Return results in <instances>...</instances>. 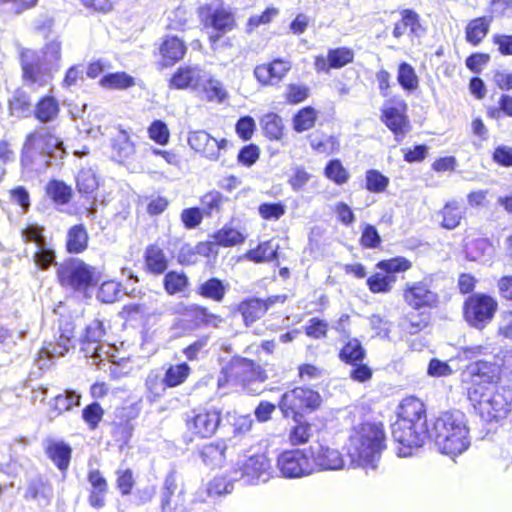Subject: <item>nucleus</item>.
<instances>
[{
  "label": "nucleus",
  "mask_w": 512,
  "mask_h": 512,
  "mask_svg": "<svg viewBox=\"0 0 512 512\" xmlns=\"http://www.w3.org/2000/svg\"><path fill=\"white\" fill-rule=\"evenodd\" d=\"M391 432L398 444L396 452L399 457H409L414 450L421 448L431 436L424 403L413 396L403 399Z\"/></svg>",
  "instance_id": "obj_1"
},
{
  "label": "nucleus",
  "mask_w": 512,
  "mask_h": 512,
  "mask_svg": "<svg viewBox=\"0 0 512 512\" xmlns=\"http://www.w3.org/2000/svg\"><path fill=\"white\" fill-rule=\"evenodd\" d=\"M66 154L63 141L48 128L42 127L26 136L20 162L27 169H46L60 163Z\"/></svg>",
  "instance_id": "obj_2"
},
{
  "label": "nucleus",
  "mask_w": 512,
  "mask_h": 512,
  "mask_svg": "<svg viewBox=\"0 0 512 512\" xmlns=\"http://www.w3.org/2000/svg\"><path fill=\"white\" fill-rule=\"evenodd\" d=\"M430 434L439 450L450 456L462 454L471 444L466 416L460 410L441 412L432 422Z\"/></svg>",
  "instance_id": "obj_3"
},
{
  "label": "nucleus",
  "mask_w": 512,
  "mask_h": 512,
  "mask_svg": "<svg viewBox=\"0 0 512 512\" xmlns=\"http://www.w3.org/2000/svg\"><path fill=\"white\" fill-rule=\"evenodd\" d=\"M61 43L57 39L47 42L39 50L22 49L20 62L23 79L29 85L44 86L60 68Z\"/></svg>",
  "instance_id": "obj_4"
},
{
  "label": "nucleus",
  "mask_w": 512,
  "mask_h": 512,
  "mask_svg": "<svg viewBox=\"0 0 512 512\" xmlns=\"http://www.w3.org/2000/svg\"><path fill=\"white\" fill-rule=\"evenodd\" d=\"M385 448L383 425L365 422L350 435L347 453L352 464L374 470Z\"/></svg>",
  "instance_id": "obj_5"
},
{
  "label": "nucleus",
  "mask_w": 512,
  "mask_h": 512,
  "mask_svg": "<svg viewBox=\"0 0 512 512\" xmlns=\"http://www.w3.org/2000/svg\"><path fill=\"white\" fill-rule=\"evenodd\" d=\"M56 276L60 286L80 298H90L98 285L99 273L94 266L80 258L69 257L57 266Z\"/></svg>",
  "instance_id": "obj_6"
},
{
  "label": "nucleus",
  "mask_w": 512,
  "mask_h": 512,
  "mask_svg": "<svg viewBox=\"0 0 512 512\" xmlns=\"http://www.w3.org/2000/svg\"><path fill=\"white\" fill-rule=\"evenodd\" d=\"M322 403L321 395L307 387H295L280 398L279 408L285 418L301 420L305 412L317 410Z\"/></svg>",
  "instance_id": "obj_7"
},
{
  "label": "nucleus",
  "mask_w": 512,
  "mask_h": 512,
  "mask_svg": "<svg viewBox=\"0 0 512 512\" xmlns=\"http://www.w3.org/2000/svg\"><path fill=\"white\" fill-rule=\"evenodd\" d=\"M498 302L484 293H473L463 303V317L469 326L483 330L493 320Z\"/></svg>",
  "instance_id": "obj_8"
},
{
  "label": "nucleus",
  "mask_w": 512,
  "mask_h": 512,
  "mask_svg": "<svg viewBox=\"0 0 512 512\" xmlns=\"http://www.w3.org/2000/svg\"><path fill=\"white\" fill-rule=\"evenodd\" d=\"M475 408L486 422H499L512 414V388L501 387L492 393H483Z\"/></svg>",
  "instance_id": "obj_9"
},
{
  "label": "nucleus",
  "mask_w": 512,
  "mask_h": 512,
  "mask_svg": "<svg viewBox=\"0 0 512 512\" xmlns=\"http://www.w3.org/2000/svg\"><path fill=\"white\" fill-rule=\"evenodd\" d=\"M105 335L103 323L100 320L91 321L85 328L81 337L80 351L84 357L91 360V364L98 369H104L106 361L109 363V346L102 343Z\"/></svg>",
  "instance_id": "obj_10"
},
{
  "label": "nucleus",
  "mask_w": 512,
  "mask_h": 512,
  "mask_svg": "<svg viewBox=\"0 0 512 512\" xmlns=\"http://www.w3.org/2000/svg\"><path fill=\"white\" fill-rule=\"evenodd\" d=\"M312 464L307 449H287L276 459V468L287 479L302 478L312 474Z\"/></svg>",
  "instance_id": "obj_11"
},
{
  "label": "nucleus",
  "mask_w": 512,
  "mask_h": 512,
  "mask_svg": "<svg viewBox=\"0 0 512 512\" xmlns=\"http://www.w3.org/2000/svg\"><path fill=\"white\" fill-rule=\"evenodd\" d=\"M271 468L269 459L264 454H258L246 459L242 465L233 471V478L242 485H254L269 480Z\"/></svg>",
  "instance_id": "obj_12"
},
{
  "label": "nucleus",
  "mask_w": 512,
  "mask_h": 512,
  "mask_svg": "<svg viewBox=\"0 0 512 512\" xmlns=\"http://www.w3.org/2000/svg\"><path fill=\"white\" fill-rule=\"evenodd\" d=\"M221 413V409L216 407L192 411L186 418L187 431L200 438L211 437L220 426Z\"/></svg>",
  "instance_id": "obj_13"
},
{
  "label": "nucleus",
  "mask_w": 512,
  "mask_h": 512,
  "mask_svg": "<svg viewBox=\"0 0 512 512\" xmlns=\"http://www.w3.org/2000/svg\"><path fill=\"white\" fill-rule=\"evenodd\" d=\"M431 280L407 283L403 292L405 302L414 309L435 308L439 303V295L430 288Z\"/></svg>",
  "instance_id": "obj_14"
},
{
  "label": "nucleus",
  "mask_w": 512,
  "mask_h": 512,
  "mask_svg": "<svg viewBox=\"0 0 512 512\" xmlns=\"http://www.w3.org/2000/svg\"><path fill=\"white\" fill-rule=\"evenodd\" d=\"M308 454L312 464V474L316 471L340 470L344 467L341 453L329 446L314 443L309 446Z\"/></svg>",
  "instance_id": "obj_15"
},
{
  "label": "nucleus",
  "mask_w": 512,
  "mask_h": 512,
  "mask_svg": "<svg viewBox=\"0 0 512 512\" xmlns=\"http://www.w3.org/2000/svg\"><path fill=\"white\" fill-rule=\"evenodd\" d=\"M54 496L52 484L48 479L37 475L27 480L23 498L33 501L40 508L49 506Z\"/></svg>",
  "instance_id": "obj_16"
},
{
  "label": "nucleus",
  "mask_w": 512,
  "mask_h": 512,
  "mask_svg": "<svg viewBox=\"0 0 512 512\" xmlns=\"http://www.w3.org/2000/svg\"><path fill=\"white\" fill-rule=\"evenodd\" d=\"M290 69V62L276 58L270 63L257 65L253 73L261 85L272 86L279 83Z\"/></svg>",
  "instance_id": "obj_17"
},
{
  "label": "nucleus",
  "mask_w": 512,
  "mask_h": 512,
  "mask_svg": "<svg viewBox=\"0 0 512 512\" xmlns=\"http://www.w3.org/2000/svg\"><path fill=\"white\" fill-rule=\"evenodd\" d=\"M231 374L242 382L264 381L266 376L259 364L253 360L234 357L230 362Z\"/></svg>",
  "instance_id": "obj_18"
},
{
  "label": "nucleus",
  "mask_w": 512,
  "mask_h": 512,
  "mask_svg": "<svg viewBox=\"0 0 512 512\" xmlns=\"http://www.w3.org/2000/svg\"><path fill=\"white\" fill-rule=\"evenodd\" d=\"M189 146L205 158L216 161L217 139L204 130L190 131L188 134Z\"/></svg>",
  "instance_id": "obj_19"
},
{
  "label": "nucleus",
  "mask_w": 512,
  "mask_h": 512,
  "mask_svg": "<svg viewBox=\"0 0 512 512\" xmlns=\"http://www.w3.org/2000/svg\"><path fill=\"white\" fill-rule=\"evenodd\" d=\"M228 446L225 440H216L202 445L198 454L202 462L211 468L221 467L226 460Z\"/></svg>",
  "instance_id": "obj_20"
},
{
  "label": "nucleus",
  "mask_w": 512,
  "mask_h": 512,
  "mask_svg": "<svg viewBox=\"0 0 512 512\" xmlns=\"http://www.w3.org/2000/svg\"><path fill=\"white\" fill-rule=\"evenodd\" d=\"M499 370L495 362L477 360L467 366L466 373L472 377L473 382L493 383L499 378Z\"/></svg>",
  "instance_id": "obj_21"
},
{
  "label": "nucleus",
  "mask_w": 512,
  "mask_h": 512,
  "mask_svg": "<svg viewBox=\"0 0 512 512\" xmlns=\"http://www.w3.org/2000/svg\"><path fill=\"white\" fill-rule=\"evenodd\" d=\"M88 482L91 485L88 502L90 506L101 509L105 506V497L108 492V483L105 477L97 469L88 473Z\"/></svg>",
  "instance_id": "obj_22"
},
{
  "label": "nucleus",
  "mask_w": 512,
  "mask_h": 512,
  "mask_svg": "<svg viewBox=\"0 0 512 512\" xmlns=\"http://www.w3.org/2000/svg\"><path fill=\"white\" fill-rule=\"evenodd\" d=\"M48 458L60 471H66L69 467L72 448L64 441L48 440L45 448Z\"/></svg>",
  "instance_id": "obj_23"
},
{
  "label": "nucleus",
  "mask_w": 512,
  "mask_h": 512,
  "mask_svg": "<svg viewBox=\"0 0 512 512\" xmlns=\"http://www.w3.org/2000/svg\"><path fill=\"white\" fill-rule=\"evenodd\" d=\"M228 290L229 283L217 277H210L197 286L196 293L203 298L211 299L220 303L224 300Z\"/></svg>",
  "instance_id": "obj_24"
},
{
  "label": "nucleus",
  "mask_w": 512,
  "mask_h": 512,
  "mask_svg": "<svg viewBox=\"0 0 512 512\" xmlns=\"http://www.w3.org/2000/svg\"><path fill=\"white\" fill-rule=\"evenodd\" d=\"M202 70L198 66L180 67L170 80V85L176 89L198 86L202 82Z\"/></svg>",
  "instance_id": "obj_25"
},
{
  "label": "nucleus",
  "mask_w": 512,
  "mask_h": 512,
  "mask_svg": "<svg viewBox=\"0 0 512 512\" xmlns=\"http://www.w3.org/2000/svg\"><path fill=\"white\" fill-rule=\"evenodd\" d=\"M187 47L183 40L177 36H168L160 47V53L163 58V65L170 66L183 58Z\"/></svg>",
  "instance_id": "obj_26"
},
{
  "label": "nucleus",
  "mask_w": 512,
  "mask_h": 512,
  "mask_svg": "<svg viewBox=\"0 0 512 512\" xmlns=\"http://www.w3.org/2000/svg\"><path fill=\"white\" fill-rule=\"evenodd\" d=\"M237 310L241 313L245 325L249 326L266 314L267 307L263 299L251 297L240 302Z\"/></svg>",
  "instance_id": "obj_27"
},
{
  "label": "nucleus",
  "mask_w": 512,
  "mask_h": 512,
  "mask_svg": "<svg viewBox=\"0 0 512 512\" xmlns=\"http://www.w3.org/2000/svg\"><path fill=\"white\" fill-rule=\"evenodd\" d=\"M491 22L492 16H483L472 19L465 29L466 41L473 46L479 45L487 36Z\"/></svg>",
  "instance_id": "obj_28"
},
{
  "label": "nucleus",
  "mask_w": 512,
  "mask_h": 512,
  "mask_svg": "<svg viewBox=\"0 0 512 512\" xmlns=\"http://www.w3.org/2000/svg\"><path fill=\"white\" fill-rule=\"evenodd\" d=\"M89 236L83 224H76L69 228L66 235V250L70 254H79L88 247Z\"/></svg>",
  "instance_id": "obj_29"
},
{
  "label": "nucleus",
  "mask_w": 512,
  "mask_h": 512,
  "mask_svg": "<svg viewBox=\"0 0 512 512\" xmlns=\"http://www.w3.org/2000/svg\"><path fill=\"white\" fill-rule=\"evenodd\" d=\"M9 109L12 116L18 118L30 117L34 105L29 93L23 89H17L9 99Z\"/></svg>",
  "instance_id": "obj_30"
},
{
  "label": "nucleus",
  "mask_w": 512,
  "mask_h": 512,
  "mask_svg": "<svg viewBox=\"0 0 512 512\" xmlns=\"http://www.w3.org/2000/svg\"><path fill=\"white\" fill-rule=\"evenodd\" d=\"M60 108L58 101L53 96H43L34 105L33 113L34 117L41 123H49L54 121Z\"/></svg>",
  "instance_id": "obj_31"
},
{
  "label": "nucleus",
  "mask_w": 512,
  "mask_h": 512,
  "mask_svg": "<svg viewBox=\"0 0 512 512\" xmlns=\"http://www.w3.org/2000/svg\"><path fill=\"white\" fill-rule=\"evenodd\" d=\"M208 21L214 31L222 33L230 32L236 27L234 13L224 7L214 9L210 13Z\"/></svg>",
  "instance_id": "obj_32"
},
{
  "label": "nucleus",
  "mask_w": 512,
  "mask_h": 512,
  "mask_svg": "<svg viewBox=\"0 0 512 512\" xmlns=\"http://www.w3.org/2000/svg\"><path fill=\"white\" fill-rule=\"evenodd\" d=\"M279 245L272 240L260 243L246 253V258L254 263L272 262L278 259Z\"/></svg>",
  "instance_id": "obj_33"
},
{
  "label": "nucleus",
  "mask_w": 512,
  "mask_h": 512,
  "mask_svg": "<svg viewBox=\"0 0 512 512\" xmlns=\"http://www.w3.org/2000/svg\"><path fill=\"white\" fill-rule=\"evenodd\" d=\"M263 134L270 140L279 141L283 137L284 124L282 118L273 112L263 115L260 119Z\"/></svg>",
  "instance_id": "obj_34"
},
{
  "label": "nucleus",
  "mask_w": 512,
  "mask_h": 512,
  "mask_svg": "<svg viewBox=\"0 0 512 512\" xmlns=\"http://www.w3.org/2000/svg\"><path fill=\"white\" fill-rule=\"evenodd\" d=\"M185 316L190 320H194L198 326L218 327V324L223 321L221 316L211 313L208 308L200 305H191L187 308Z\"/></svg>",
  "instance_id": "obj_35"
},
{
  "label": "nucleus",
  "mask_w": 512,
  "mask_h": 512,
  "mask_svg": "<svg viewBox=\"0 0 512 512\" xmlns=\"http://www.w3.org/2000/svg\"><path fill=\"white\" fill-rule=\"evenodd\" d=\"M46 195L56 205H66L70 202L73 192L72 188L61 180H50L46 185Z\"/></svg>",
  "instance_id": "obj_36"
},
{
  "label": "nucleus",
  "mask_w": 512,
  "mask_h": 512,
  "mask_svg": "<svg viewBox=\"0 0 512 512\" xmlns=\"http://www.w3.org/2000/svg\"><path fill=\"white\" fill-rule=\"evenodd\" d=\"M443 228L453 230L459 226L464 214L463 207L457 201L447 202L440 212Z\"/></svg>",
  "instance_id": "obj_37"
},
{
  "label": "nucleus",
  "mask_w": 512,
  "mask_h": 512,
  "mask_svg": "<svg viewBox=\"0 0 512 512\" xmlns=\"http://www.w3.org/2000/svg\"><path fill=\"white\" fill-rule=\"evenodd\" d=\"M365 350L361 344V342L354 338L349 340L340 350L339 352V358L341 361L350 364L355 365L357 363H360L365 358Z\"/></svg>",
  "instance_id": "obj_38"
},
{
  "label": "nucleus",
  "mask_w": 512,
  "mask_h": 512,
  "mask_svg": "<svg viewBox=\"0 0 512 512\" xmlns=\"http://www.w3.org/2000/svg\"><path fill=\"white\" fill-rule=\"evenodd\" d=\"M382 121L395 134H404V126L408 123L406 117L396 107H389L382 111Z\"/></svg>",
  "instance_id": "obj_39"
},
{
  "label": "nucleus",
  "mask_w": 512,
  "mask_h": 512,
  "mask_svg": "<svg viewBox=\"0 0 512 512\" xmlns=\"http://www.w3.org/2000/svg\"><path fill=\"white\" fill-rule=\"evenodd\" d=\"M145 262L148 270L154 274H162L168 267L164 252L157 246L151 245L145 253Z\"/></svg>",
  "instance_id": "obj_40"
},
{
  "label": "nucleus",
  "mask_w": 512,
  "mask_h": 512,
  "mask_svg": "<svg viewBox=\"0 0 512 512\" xmlns=\"http://www.w3.org/2000/svg\"><path fill=\"white\" fill-rule=\"evenodd\" d=\"M163 285L169 295H175L184 292L189 285V281L184 272L171 270L165 274Z\"/></svg>",
  "instance_id": "obj_41"
},
{
  "label": "nucleus",
  "mask_w": 512,
  "mask_h": 512,
  "mask_svg": "<svg viewBox=\"0 0 512 512\" xmlns=\"http://www.w3.org/2000/svg\"><path fill=\"white\" fill-rule=\"evenodd\" d=\"M81 394L76 390L66 389L63 394L54 397L53 409L60 415L63 412L70 411L74 407L80 406Z\"/></svg>",
  "instance_id": "obj_42"
},
{
  "label": "nucleus",
  "mask_w": 512,
  "mask_h": 512,
  "mask_svg": "<svg viewBox=\"0 0 512 512\" xmlns=\"http://www.w3.org/2000/svg\"><path fill=\"white\" fill-rule=\"evenodd\" d=\"M100 84L104 88L123 90L134 86V78L126 72H114L105 74Z\"/></svg>",
  "instance_id": "obj_43"
},
{
  "label": "nucleus",
  "mask_w": 512,
  "mask_h": 512,
  "mask_svg": "<svg viewBox=\"0 0 512 512\" xmlns=\"http://www.w3.org/2000/svg\"><path fill=\"white\" fill-rule=\"evenodd\" d=\"M316 120L317 111L312 106H306L293 116V129L298 133L307 131L315 125Z\"/></svg>",
  "instance_id": "obj_44"
},
{
  "label": "nucleus",
  "mask_w": 512,
  "mask_h": 512,
  "mask_svg": "<svg viewBox=\"0 0 512 512\" xmlns=\"http://www.w3.org/2000/svg\"><path fill=\"white\" fill-rule=\"evenodd\" d=\"M397 81L399 85L408 92L415 91L419 86V79L415 69L407 62L399 64Z\"/></svg>",
  "instance_id": "obj_45"
},
{
  "label": "nucleus",
  "mask_w": 512,
  "mask_h": 512,
  "mask_svg": "<svg viewBox=\"0 0 512 512\" xmlns=\"http://www.w3.org/2000/svg\"><path fill=\"white\" fill-rule=\"evenodd\" d=\"M227 201L228 198L219 191H209L201 197V207L203 213L208 216L219 214L224 203Z\"/></svg>",
  "instance_id": "obj_46"
},
{
  "label": "nucleus",
  "mask_w": 512,
  "mask_h": 512,
  "mask_svg": "<svg viewBox=\"0 0 512 512\" xmlns=\"http://www.w3.org/2000/svg\"><path fill=\"white\" fill-rule=\"evenodd\" d=\"M33 261L40 270H47L52 265L58 266L56 262L55 249L48 243L37 247V250L33 254Z\"/></svg>",
  "instance_id": "obj_47"
},
{
  "label": "nucleus",
  "mask_w": 512,
  "mask_h": 512,
  "mask_svg": "<svg viewBox=\"0 0 512 512\" xmlns=\"http://www.w3.org/2000/svg\"><path fill=\"white\" fill-rule=\"evenodd\" d=\"M190 371L191 368L186 362L170 366L164 374L166 385L169 388L181 385L188 378Z\"/></svg>",
  "instance_id": "obj_48"
},
{
  "label": "nucleus",
  "mask_w": 512,
  "mask_h": 512,
  "mask_svg": "<svg viewBox=\"0 0 512 512\" xmlns=\"http://www.w3.org/2000/svg\"><path fill=\"white\" fill-rule=\"evenodd\" d=\"M76 185L81 194H92L98 187V180L91 168L81 169L76 176Z\"/></svg>",
  "instance_id": "obj_49"
},
{
  "label": "nucleus",
  "mask_w": 512,
  "mask_h": 512,
  "mask_svg": "<svg viewBox=\"0 0 512 512\" xmlns=\"http://www.w3.org/2000/svg\"><path fill=\"white\" fill-rule=\"evenodd\" d=\"M396 280L395 275L375 273L367 279V286L373 293H387L392 289Z\"/></svg>",
  "instance_id": "obj_50"
},
{
  "label": "nucleus",
  "mask_w": 512,
  "mask_h": 512,
  "mask_svg": "<svg viewBox=\"0 0 512 512\" xmlns=\"http://www.w3.org/2000/svg\"><path fill=\"white\" fill-rule=\"evenodd\" d=\"M376 267L388 275H395V273L409 270L412 267V263L403 256H397L379 261Z\"/></svg>",
  "instance_id": "obj_51"
},
{
  "label": "nucleus",
  "mask_w": 512,
  "mask_h": 512,
  "mask_svg": "<svg viewBox=\"0 0 512 512\" xmlns=\"http://www.w3.org/2000/svg\"><path fill=\"white\" fill-rule=\"evenodd\" d=\"M213 238L218 245L224 247L235 246L245 240L244 235L240 231L231 227H223L218 230L213 235Z\"/></svg>",
  "instance_id": "obj_52"
},
{
  "label": "nucleus",
  "mask_w": 512,
  "mask_h": 512,
  "mask_svg": "<svg viewBox=\"0 0 512 512\" xmlns=\"http://www.w3.org/2000/svg\"><path fill=\"white\" fill-rule=\"evenodd\" d=\"M209 336L204 335L196 339L194 342L186 346L182 353L189 361L204 358L208 353Z\"/></svg>",
  "instance_id": "obj_53"
},
{
  "label": "nucleus",
  "mask_w": 512,
  "mask_h": 512,
  "mask_svg": "<svg viewBox=\"0 0 512 512\" xmlns=\"http://www.w3.org/2000/svg\"><path fill=\"white\" fill-rule=\"evenodd\" d=\"M365 181L366 189L372 193L384 192L390 183L389 178L376 169L366 171Z\"/></svg>",
  "instance_id": "obj_54"
},
{
  "label": "nucleus",
  "mask_w": 512,
  "mask_h": 512,
  "mask_svg": "<svg viewBox=\"0 0 512 512\" xmlns=\"http://www.w3.org/2000/svg\"><path fill=\"white\" fill-rule=\"evenodd\" d=\"M295 425L290 429L289 440L293 445L306 443L312 432V427L304 417L301 420H293Z\"/></svg>",
  "instance_id": "obj_55"
},
{
  "label": "nucleus",
  "mask_w": 512,
  "mask_h": 512,
  "mask_svg": "<svg viewBox=\"0 0 512 512\" xmlns=\"http://www.w3.org/2000/svg\"><path fill=\"white\" fill-rule=\"evenodd\" d=\"M354 59V53L346 47L331 49L327 55V61L330 68L339 69L351 63Z\"/></svg>",
  "instance_id": "obj_56"
},
{
  "label": "nucleus",
  "mask_w": 512,
  "mask_h": 512,
  "mask_svg": "<svg viewBox=\"0 0 512 512\" xmlns=\"http://www.w3.org/2000/svg\"><path fill=\"white\" fill-rule=\"evenodd\" d=\"M39 0H0V15H19L37 5Z\"/></svg>",
  "instance_id": "obj_57"
},
{
  "label": "nucleus",
  "mask_w": 512,
  "mask_h": 512,
  "mask_svg": "<svg viewBox=\"0 0 512 512\" xmlns=\"http://www.w3.org/2000/svg\"><path fill=\"white\" fill-rule=\"evenodd\" d=\"M325 176L338 185L346 183L349 179V173L338 159L330 160L324 169Z\"/></svg>",
  "instance_id": "obj_58"
},
{
  "label": "nucleus",
  "mask_w": 512,
  "mask_h": 512,
  "mask_svg": "<svg viewBox=\"0 0 512 512\" xmlns=\"http://www.w3.org/2000/svg\"><path fill=\"white\" fill-rule=\"evenodd\" d=\"M121 295V284L110 280L103 282L97 292V299L102 303H114Z\"/></svg>",
  "instance_id": "obj_59"
},
{
  "label": "nucleus",
  "mask_w": 512,
  "mask_h": 512,
  "mask_svg": "<svg viewBox=\"0 0 512 512\" xmlns=\"http://www.w3.org/2000/svg\"><path fill=\"white\" fill-rule=\"evenodd\" d=\"M233 472L229 477L217 476L211 480L207 487V492L209 496H221L224 494L231 493L233 490V482H237V480L232 479Z\"/></svg>",
  "instance_id": "obj_60"
},
{
  "label": "nucleus",
  "mask_w": 512,
  "mask_h": 512,
  "mask_svg": "<svg viewBox=\"0 0 512 512\" xmlns=\"http://www.w3.org/2000/svg\"><path fill=\"white\" fill-rule=\"evenodd\" d=\"M148 135L151 140L159 145H167L170 139V131L162 120H154L148 127Z\"/></svg>",
  "instance_id": "obj_61"
},
{
  "label": "nucleus",
  "mask_w": 512,
  "mask_h": 512,
  "mask_svg": "<svg viewBox=\"0 0 512 512\" xmlns=\"http://www.w3.org/2000/svg\"><path fill=\"white\" fill-rule=\"evenodd\" d=\"M309 144L319 153H328L334 149L337 140L334 136H327L320 133H313L308 136Z\"/></svg>",
  "instance_id": "obj_62"
},
{
  "label": "nucleus",
  "mask_w": 512,
  "mask_h": 512,
  "mask_svg": "<svg viewBox=\"0 0 512 512\" xmlns=\"http://www.w3.org/2000/svg\"><path fill=\"white\" fill-rule=\"evenodd\" d=\"M44 227L38 224H29L21 231L22 239L25 243H34L36 247L48 242L44 235Z\"/></svg>",
  "instance_id": "obj_63"
},
{
  "label": "nucleus",
  "mask_w": 512,
  "mask_h": 512,
  "mask_svg": "<svg viewBox=\"0 0 512 512\" xmlns=\"http://www.w3.org/2000/svg\"><path fill=\"white\" fill-rule=\"evenodd\" d=\"M103 415L104 410L98 402H92L82 410V419L91 430L98 427Z\"/></svg>",
  "instance_id": "obj_64"
}]
</instances>
